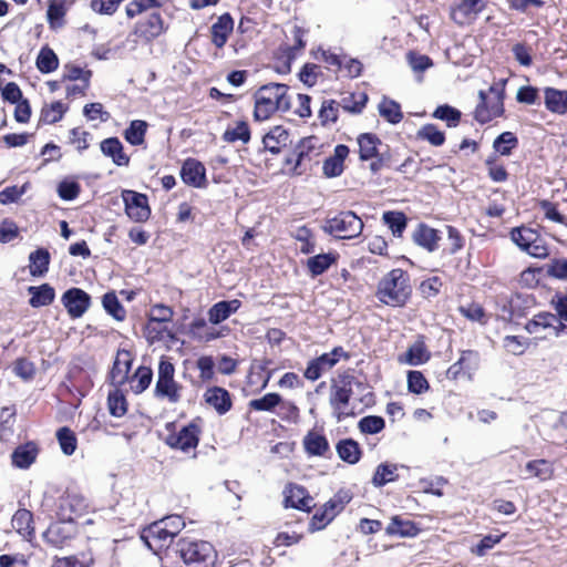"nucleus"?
Segmentation results:
<instances>
[{
  "label": "nucleus",
  "instance_id": "nucleus-1",
  "mask_svg": "<svg viewBox=\"0 0 567 567\" xmlns=\"http://www.w3.org/2000/svg\"><path fill=\"white\" fill-rule=\"evenodd\" d=\"M287 92L288 86L285 84L269 83L260 86L255 93V120L266 121L276 111H289L291 105Z\"/></svg>",
  "mask_w": 567,
  "mask_h": 567
},
{
  "label": "nucleus",
  "instance_id": "nucleus-2",
  "mask_svg": "<svg viewBox=\"0 0 567 567\" xmlns=\"http://www.w3.org/2000/svg\"><path fill=\"white\" fill-rule=\"evenodd\" d=\"M411 292L409 274L395 268L381 278L375 295L386 306L402 307L409 300Z\"/></svg>",
  "mask_w": 567,
  "mask_h": 567
},
{
  "label": "nucleus",
  "instance_id": "nucleus-3",
  "mask_svg": "<svg viewBox=\"0 0 567 567\" xmlns=\"http://www.w3.org/2000/svg\"><path fill=\"white\" fill-rule=\"evenodd\" d=\"M176 553L187 567H214L216 551L205 540L181 538L176 543Z\"/></svg>",
  "mask_w": 567,
  "mask_h": 567
},
{
  "label": "nucleus",
  "instance_id": "nucleus-4",
  "mask_svg": "<svg viewBox=\"0 0 567 567\" xmlns=\"http://www.w3.org/2000/svg\"><path fill=\"white\" fill-rule=\"evenodd\" d=\"M183 386L175 380V367L165 357H162L157 368V379L154 396L158 400L176 404L182 399Z\"/></svg>",
  "mask_w": 567,
  "mask_h": 567
},
{
  "label": "nucleus",
  "instance_id": "nucleus-5",
  "mask_svg": "<svg viewBox=\"0 0 567 567\" xmlns=\"http://www.w3.org/2000/svg\"><path fill=\"white\" fill-rule=\"evenodd\" d=\"M353 385L362 386L363 383L358 381L357 378L349 372L339 374L338 378L331 382L329 403L338 421L349 415V413L346 412V408L350 402Z\"/></svg>",
  "mask_w": 567,
  "mask_h": 567
},
{
  "label": "nucleus",
  "instance_id": "nucleus-6",
  "mask_svg": "<svg viewBox=\"0 0 567 567\" xmlns=\"http://www.w3.org/2000/svg\"><path fill=\"white\" fill-rule=\"evenodd\" d=\"M322 230L336 238L351 239L358 237L363 229V221L353 212H340L324 219Z\"/></svg>",
  "mask_w": 567,
  "mask_h": 567
},
{
  "label": "nucleus",
  "instance_id": "nucleus-7",
  "mask_svg": "<svg viewBox=\"0 0 567 567\" xmlns=\"http://www.w3.org/2000/svg\"><path fill=\"white\" fill-rule=\"evenodd\" d=\"M480 103L477 104L474 118L486 124L492 120L499 117L504 113V90L497 86H491L488 93L481 90L478 92Z\"/></svg>",
  "mask_w": 567,
  "mask_h": 567
},
{
  "label": "nucleus",
  "instance_id": "nucleus-8",
  "mask_svg": "<svg viewBox=\"0 0 567 567\" xmlns=\"http://www.w3.org/2000/svg\"><path fill=\"white\" fill-rule=\"evenodd\" d=\"M341 359L348 360L349 353L346 352L342 347H336L332 351L310 360L303 375L309 381H317L323 373L331 370Z\"/></svg>",
  "mask_w": 567,
  "mask_h": 567
},
{
  "label": "nucleus",
  "instance_id": "nucleus-9",
  "mask_svg": "<svg viewBox=\"0 0 567 567\" xmlns=\"http://www.w3.org/2000/svg\"><path fill=\"white\" fill-rule=\"evenodd\" d=\"M480 363L481 355L477 351L464 350L461 352L458 360L447 369V378L452 380L460 378L472 380L480 368Z\"/></svg>",
  "mask_w": 567,
  "mask_h": 567
},
{
  "label": "nucleus",
  "instance_id": "nucleus-10",
  "mask_svg": "<svg viewBox=\"0 0 567 567\" xmlns=\"http://www.w3.org/2000/svg\"><path fill=\"white\" fill-rule=\"evenodd\" d=\"M199 434V426L195 422H192L183 426L177 433L168 434L165 439V443L172 449L187 453L197 447Z\"/></svg>",
  "mask_w": 567,
  "mask_h": 567
},
{
  "label": "nucleus",
  "instance_id": "nucleus-11",
  "mask_svg": "<svg viewBox=\"0 0 567 567\" xmlns=\"http://www.w3.org/2000/svg\"><path fill=\"white\" fill-rule=\"evenodd\" d=\"M122 198L125 212L132 220L143 223L150 218L151 208L146 195L126 189L123 190Z\"/></svg>",
  "mask_w": 567,
  "mask_h": 567
},
{
  "label": "nucleus",
  "instance_id": "nucleus-12",
  "mask_svg": "<svg viewBox=\"0 0 567 567\" xmlns=\"http://www.w3.org/2000/svg\"><path fill=\"white\" fill-rule=\"evenodd\" d=\"M488 0H458L451 8V19L458 25L472 23L486 9Z\"/></svg>",
  "mask_w": 567,
  "mask_h": 567
},
{
  "label": "nucleus",
  "instance_id": "nucleus-13",
  "mask_svg": "<svg viewBox=\"0 0 567 567\" xmlns=\"http://www.w3.org/2000/svg\"><path fill=\"white\" fill-rule=\"evenodd\" d=\"M164 31V22L158 12H152L142 18L136 24L133 32L128 35L136 37L144 42H151L159 37Z\"/></svg>",
  "mask_w": 567,
  "mask_h": 567
},
{
  "label": "nucleus",
  "instance_id": "nucleus-14",
  "mask_svg": "<svg viewBox=\"0 0 567 567\" xmlns=\"http://www.w3.org/2000/svg\"><path fill=\"white\" fill-rule=\"evenodd\" d=\"M71 318H81L90 307L91 297L87 292L80 288H71L66 290L61 299Z\"/></svg>",
  "mask_w": 567,
  "mask_h": 567
},
{
  "label": "nucleus",
  "instance_id": "nucleus-15",
  "mask_svg": "<svg viewBox=\"0 0 567 567\" xmlns=\"http://www.w3.org/2000/svg\"><path fill=\"white\" fill-rule=\"evenodd\" d=\"M183 182L196 188H203L207 185L206 168L195 158H187L181 169Z\"/></svg>",
  "mask_w": 567,
  "mask_h": 567
},
{
  "label": "nucleus",
  "instance_id": "nucleus-16",
  "mask_svg": "<svg viewBox=\"0 0 567 567\" xmlns=\"http://www.w3.org/2000/svg\"><path fill=\"white\" fill-rule=\"evenodd\" d=\"M132 361L133 359L128 351L120 350L117 352L110 375L112 384L121 386L128 381V373L131 370Z\"/></svg>",
  "mask_w": 567,
  "mask_h": 567
},
{
  "label": "nucleus",
  "instance_id": "nucleus-17",
  "mask_svg": "<svg viewBox=\"0 0 567 567\" xmlns=\"http://www.w3.org/2000/svg\"><path fill=\"white\" fill-rule=\"evenodd\" d=\"M540 328H553L556 331V336H558L561 330L567 329V324L560 322L554 313L539 312L525 326L528 333H538Z\"/></svg>",
  "mask_w": 567,
  "mask_h": 567
},
{
  "label": "nucleus",
  "instance_id": "nucleus-18",
  "mask_svg": "<svg viewBox=\"0 0 567 567\" xmlns=\"http://www.w3.org/2000/svg\"><path fill=\"white\" fill-rule=\"evenodd\" d=\"M233 30L234 19L231 16L229 13L221 14L210 28L213 44L221 49L227 43L228 37Z\"/></svg>",
  "mask_w": 567,
  "mask_h": 567
},
{
  "label": "nucleus",
  "instance_id": "nucleus-19",
  "mask_svg": "<svg viewBox=\"0 0 567 567\" xmlns=\"http://www.w3.org/2000/svg\"><path fill=\"white\" fill-rule=\"evenodd\" d=\"M544 103L546 109L555 114L567 113V90H558L555 87L544 89Z\"/></svg>",
  "mask_w": 567,
  "mask_h": 567
},
{
  "label": "nucleus",
  "instance_id": "nucleus-20",
  "mask_svg": "<svg viewBox=\"0 0 567 567\" xmlns=\"http://www.w3.org/2000/svg\"><path fill=\"white\" fill-rule=\"evenodd\" d=\"M205 401L219 414H225L231 409V398L227 390L219 386L209 388L205 394Z\"/></svg>",
  "mask_w": 567,
  "mask_h": 567
},
{
  "label": "nucleus",
  "instance_id": "nucleus-21",
  "mask_svg": "<svg viewBox=\"0 0 567 567\" xmlns=\"http://www.w3.org/2000/svg\"><path fill=\"white\" fill-rule=\"evenodd\" d=\"M359 146V157L361 161L374 159L380 148L383 147L382 141L372 133H362L357 138Z\"/></svg>",
  "mask_w": 567,
  "mask_h": 567
},
{
  "label": "nucleus",
  "instance_id": "nucleus-22",
  "mask_svg": "<svg viewBox=\"0 0 567 567\" xmlns=\"http://www.w3.org/2000/svg\"><path fill=\"white\" fill-rule=\"evenodd\" d=\"M312 497L309 496L305 487L300 485H290L285 498L286 507H292L301 511H310L312 507Z\"/></svg>",
  "mask_w": 567,
  "mask_h": 567
},
{
  "label": "nucleus",
  "instance_id": "nucleus-23",
  "mask_svg": "<svg viewBox=\"0 0 567 567\" xmlns=\"http://www.w3.org/2000/svg\"><path fill=\"white\" fill-rule=\"evenodd\" d=\"M240 306L238 299L219 301L208 310V320L213 324H218L235 313Z\"/></svg>",
  "mask_w": 567,
  "mask_h": 567
},
{
  "label": "nucleus",
  "instance_id": "nucleus-24",
  "mask_svg": "<svg viewBox=\"0 0 567 567\" xmlns=\"http://www.w3.org/2000/svg\"><path fill=\"white\" fill-rule=\"evenodd\" d=\"M302 445L306 453L310 456H324L329 451V442L327 437L316 431H309L305 435Z\"/></svg>",
  "mask_w": 567,
  "mask_h": 567
},
{
  "label": "nucleus",
  "instance_id": "nucleus-25",
  "mask_svg": "<svg viewBox=\"0 0 567 567\" xmlns=\"http://www.w3.org/2000/svg\"><path fill=\"white\" fill-rule=\"evenodd\" d=\"M38 446L33 442L19 445L11 454L12 464L19 468H29L38 455Z\"/></svg>",
  "mask_w": 567,
  "mask_h": 567
},
{
  "label": "nucleus",
  "instance_id": "nucleus-26",
  "mask_svg": "<svg viewBox=\"0 0 567 567\" xmlns=\"http://www.w3.org/2000/svg\"><path fill=\"white\" fill-rule=\"evenodd\" d=\"M101 151L112 158L117 166H127L130 157L123 152V144L117 137H109L102 141Z\"/></svg>",
  "mask_w": 567,
  "mask_h": 567
},
{
  "label": "nucleus",
  "instance_id": "nucleus-27",
  "mask_svg": "<svg viewBox=\"0 0 567 567\" xmlns=\"http://www.w3.org/2000/svg\"><path fill=\"white\" fill-rule=\"evenodd\" d=\"M338 456L348 464H357L361 458V449L353 439L340 440L336 445Z\"/></svg>",
  "mask_w": 567,
  "mask_h": 567
},
{
  "label": "nucleus",
  "instance_id": "nucleus-28",
  "mask_svg": "<svg viewBox=\"0 0 567 567\" xmlns=\"http://www.w3.org/2000/svg\"><path fill=\"white\" fill-rule=\"evenodd\" d=\"M289 134L281 126H276L269 131L262 138L265 150L272 154L280 153L281 148L288 144Z\"/></svg>",
  "mask_w": 567,
  "mask_h": 567
},
{
  "label": "nucleus",
  "instance_id": "nucleus-29",
  "mask_svg": "<svg viewBox=\"0 0 567 567\" xmlns=\"http://www.w3.org/2000/svg\"><path fill=\"white\" fill-rule=\"evenodd\" d=\"M28 292L31 295L29 302L33 308L48 306L53 302L55 297L54 289L48 284L39 287L30 286Z\"/></svg>",
  "mask_w": 567,
  "mask_h": 567
},
{
  "label": "nucleus",
  "instance_id": "nucleus-30",
  "mask_svg": "<svg viewBox=\"0 0 567 567\" xmlns=\"http://www.w3.org/2000/svg\"><path fill=\"white\" fill-rule=\"evenodd\" d=\"M43 538L49 545L61 548L71 538V532L62 523L51 524L43 533Z\"/></svg>",
  "mask_w": 567,
  "mask_h": 567
},
{
  "label": "nucleus",
  "instance_id": "nucleus-31",
  "mask_svg": "<svg viewBox=\"0 0 567 567\" xmlns=\"http://www.w3.org/2000/svg\"><path fill=\"white\" fill-rule=\"evenodd\" d=\"M413 239L419 246L424 247L429 251H434L439 247L440 236L436 229L426 225H420L413 234Z\"/></svg>",
  "mask_w": 567,
  "mask_h": 567
},
{
  "label": "nucleus",
  "instance_id": "nucleus-32",
  "mask_svg": "<svg viewBox=\"0 0 567 567\" xmlns=\"http://www.w3.org/2000/svg\"><path fill=\"white\" fill-rule=\"evenodd\" d=\"M153 380V371L150 367L141 365L136 369L134 374L130 377L128 382L131 390L135 394L143 393Z\"/></svg>",
  "mask_w": 567,
  "mask_h": 567
},
{
  "label": "nucleus",
  "instance_id": "nucleus-33",
  "mask_svg": "<svg viewBox=\"0 0 567 567\" xmlns=\"http://www.w3.org/2000/svg\"><path fill=\"white\" fill-rule=\"evenodd\" d=\"M30 274L33 277H42L49 269L50 254L44 248H39L30 254Z\"/></svg>",
  "mask_w": 567,
  "mask_h": 567
},
{
  "label": "nucleus",
  "instance_id": "nucleus-34",
  "mask_svg": "<svg viewBox=\"0 0 567 567\" xmlns=\"http://www.w3.org/2000/svg\"><path fill=\"white\" fill-rule=\"evenodd\" d=\"M337 255L332 252L328 254H319L317 256L310 257L307 260V268L311 275V277H317L322 275L329 267L336 262Z\"/></svg>",
  "mask_w": 567,
  "mask_h": 567
},
{
  "label": "nucleus",
  "instance_id": "nucleus-35",
  "mask_svg": "<svg viewBox=\"0 0 567 567\" xmlns=\"http://www.w3.org/2000/svg\"><path fill=\"white\" fill-rule=\"evenodd\" d=\"M385 530L389 535L411 537L417 534L419 528L411 520H404L399 516H394L390 524L386 526Z\"/></svg>",
  "mask_w": 567,
  "mask_h": 567
},
{
  "label": "nucleus",
  "instance_id": "nucleus-36",
  "mask_svg": "<svg viewBox=\"0 0 567 567\" xmlns=\"http://www.w3.org/2000/svg\"><path fill=\"white\" fill-rule=\"evenodd\" d=\"M35 64L41 73L48 74L58 69L59 59L52 49L43 47L38 54Z\"/></svg>",
  "mask_w": 567,
  "mask_h": 567
},
{
  "label": "nucleus",
  "instance_id": "nucleus-37",
  "mask_svg": "<svg viewBox=\"0 0 567 567\" xmlns=\"http://www.w3.org/2000/svg\"><path fill=\"white\" fill-rule=\"evenodd\" d=\"M148 124L142 120H134L124 132L125 140L134 146L142 145L145 141V134Z\"/></svg>",
  "mask_w": 567,
  "mask_h": 567
},
{
  "label": "nucleus",
  "instance_id": "nucleus-38",
  "mask_svg": "<svg viewBox=\"0 0 567 567\" xmlns=\"http://www.w3.org/2000/svg\"><path fill=\"white\" fill-rule=\"evenodd\" d=\"M525 471L528 473L527 477H537L542 481L549 480L553 476V465L547 460H535L526 464Z\"/></svg>",
  "mask_w": 567,
  "mask_h": 567
},
{
  "label": "nucleus",
  "instance_id": "nucleus-39",
  "mask_svg": "<svg viewBox=\"0 0 567 567\" xmlns=\"http://www.w3.org/2000/svg\"><path fill=\"white\" fill-rule=\"evenodd\" d=\"M430 353L422 342L412 344L404 354V358H400V362L410 365H420L429 361Z\"/></svg>",
  "mask_w": 567,
  "mask_h": 567
},
{
  "label": "nucleus",
  "instance_id": "nucleus-40",
  "mask_svg": "<svg viewBox=\"0 0 567 567\" xmlns=\"http://www.w3.org/2000/svg\"><path fill=\"white\" fill-rule=\"evenodd\" d=\"M379 113L391 124H398L403 118L400 104L386 97L379 104Z\"/></svg>",
  "mask_w": 567,
  "mask_h": 567
},
{
  "label": "nucleus",
  "instance_id": "nucleus-41",
  "mask_svg": "<svg viewBox=\"0 0 567 567\" xmlns=\"http://www.w3.org/2000/svg\"><path fill=\"white\" fill-rule=\"evenodd\" d=\"M33 515L28 509H19L12 517V526L16 530L23 535H31L33 533Z\"/></svg>",
  "mask_w": 567,
  "mask_h": 567
},
{
  "label": "nucleus",
  "instance_id": "nucleus-42",
  "mask_svg": "<svg viewBox=\"0 0 567 567\" xmlns=\"http://www.w3.org/2000/svg\"><path fill=\"white\" fill-rule=\"evenodd\" d=\"M223 140L227 143H235L237 141L243 142L244 144L250 141V130L245 121H239L235 127H228L224 134Z\"/></svg>",
  "mask_w": 567,
  "mask_h": 567
},
{
  "label": "nucleus",
  "instance_id": "nucleus-43",
  "mask_svg": "<svg viewBox=\"0 0 567 567\" xmlns=\"http://www.w3.org/2000/svg\"><path fill=\"white\" fill-rule=\"evenodd\" d=\"M102 305L105 311L115 320L122 321L125 319L126 311L116 297L115 292H106L102 298Z\"/></svg>",
  "mask_w": 567,
  "mask_h": 567
},
{
  "label": "nucleus",
  "instance_id": "nucleus-44",
  "mask_svg": "<svg viewBox=\"0 0 567 567\" xmlns=\"http://www.w3.org/2000/svg\"><path fill=\"white\" fill-rule=\"evenodd\" d=\"M432 116L444 121L449 127H456L461 121L462 113L449 104H443L435 109Z\"/></svg>",
  "mask_w": 567,
  "mask_h": 567
},
{
  "label": "nucleus",
  "instance_id": "nucleus-45",
  "mask_svg": "<svg viewBox=\"0 0 567 567\" xmlns=\"http://www.w3.org/2000/svg\"><path fill=\"white\" fill-rule=\"evenodd\" d=\"M398 467L394 464L381 463L372 477V484L375 487L384 486L385 484L396 480Z\"/></svg>",
  "mask_w": 567,
  "mask_h": 567
},
{
  "label": "nucleus",
  "instance_id": "nucleus-46",
  "mask_svg": "<svg viewBox=\"0 0 567 567\" xmlns=\"http://www.w3.org/2000/svg\"><path fill=\"white\" fill-rule=\"evenodd\" d=\"M384 224L391 229L393 236L401 237L406 228V217L401 212H385L382 217Z\"/></svg>",
  "mask_w": 567,
  "mask_h": 567
},
{
  "label": "nucleus",
  "instance_id": "nucleus-47",
  "mask_svg": "<svg viewBox=\"0 0 567 567\" xmlns=\"http://www.w3.org/2000/svg\"><path fill=\"white\" fill-rule=\"evenodd\" d=\"M394 154L390 150V147L385 144H383V147L379 150L378 155L375 156L374 161L370 164V171L373 174H377L382 168H391L395 164Z\"/></svg>",
  "mask_w": 567,
  "mask_h": 567
},
{
  "label": "nucleus",
  "instance_id": "nucleus-48",
  "mask_svg": "<svg viewBox=\"0 0 567 567\" xmlns=\"http://www.w3.org/2000/svg\"><path fill=\"white\" fill-rule=\"evenodd\" d=\"M518 145V140L512 132L499 134L493 143L494 150L503 156H508L512 150Z\"/></svg>",
  "mask_w": 567,
  "mask_h": 567
},
{
  "label": "nucleus",
  "instance_id": "nucleus-49",
  "mask_svg": "<svg viewBox=\"0 0 567 567\" xmlns=\"http://www.w3.org/2000/svg\"><path fill=\"white\" fill-rule=\"evenodd\" d=\"M368 101V96L365 93L351 94L350 96L342 97L340 102H338L339 107H342L344 111L350 112L352 114H359L365 106Z\"/></svg>",
  "mask_w": 567,
  "mask_h": 567
},
{
  "label": "nucleus",
  "instance_id": "nucleus-50",
  "mask_svg": "<svg viewBox=\"0 0 567 567\" xmlns=\"http://www.w3.org/2000/svg\"><path fill=\"white\" fill-rule=\"evenodd\" d=\"M56 439L60 447L65 455H72L76 450V436L72 430L63 426L58 430Z\"/></svg>",
  "mask_w": 567,
  "mask_h": 567
},
{
  "label": "nucleus",
  "instance_id": "nucleus-51",
  "mask_svg": "<svg viewBox=\"0 0 567 567\" xmlns=\"http://www.w3.org/2000/svg\"><path fill=\"white\" fill-rule=\"evenodd\" d=\"M281 403V396L278 393H267L260 399H254L249 402V408L254 411L271 412Z\"/></svg>",
  "mask_w": 567,
  "mask_h": 567
},
{
  "label": "nucleus",
  "instance_id": "nucleus-52",
  "mask_svg": "<svg viewBox=\"0 0 567 567\" xmlns=\"http://www.w3.org/2000/svg\"><path fill=\"white\" fill-rule=\"evenodd\" d=\"M107 404L110 413L115 417L123 416L127 411L126 399L120 390L109 393Z\"/></svg>",
  "mask_w": 567,
  "mask_h": 567
},
{
  "label": "nucleus",
  "instance_id": "nucleus-53",
  "mask_svg": "<svg viewBox=\"0 0 567 567\" xmlns=\"http://www.w3.org/2000/svg\"><path fill=\"white\" fill-rule=\"evenodd\" d=\"M511 238L522 250L525 251L532 244V240L537 239V231L528 227H518L512 230Z\"/></svg>",
  "mask_w": 567,
  "mask_h": 567
},
{
  "label": "nucleus",
  "instance_id": "nucleus-54",
  "mask_svg": "<svg viewBox=\"0 0 567 567\" xmlns=\"http://www.w3.org/2000/svg\"><path fill=\"white\" fill-rule=\"evenodd\" d=\"M417 137L427 141L433 146H441L444 144L445 135L434 124L423 125L419 132Z\"/></svg>",
  "mask_w": 567,
  "mask_h": 567
},
{
  "label": "nucleus",
  "instance_id": "nucleus-55",
  "mask_svg": "<svg viewBox=\"0 0 567 567\" xmlns=\"http://www.w3.org/2000/svg\"><path fill=\"white\" fill-rule=\"evenodd\" d=\"M385 426L384 419L378 415H368L362 417L359 423V430L364 434L380 433Z\"/></svg>",
  "mask_w": 567,
  "mask_h": 567
},
{
  "label": "nucleus",
  "instance_id": "nucleus-56",
  "mask_svg": "<svg viewBox=\"0 0 567 567\" xmlns=\"http://www.w3.org/2000/svg\"><path fill=\"white\" fill-rule=\"evenodd\" d=\"M162 6V0H134L126 6V14L128 18H134L148 9L158 8Z\"/></svg>",
  "mask_w": 567,
  "mask_h": 567
},
{
  "label": "nucleus",
  "instance_id": "nucleus-57",
  "mask_svg": "<svg viewBox=\"0 0 567 567\" xmlns=\"http://www.w3.org/2000/svg\"><path fill=\"white\" fill-rule=\"evenodd\" d=\"M339 104L334 100H326L319 110V118L323 125L336 123L338 120Z\"/></svg>",
  "mask_w": 567,
  "mask_h": 567
},
{
  "label": "nucleus",
  "instance_id": "nucleus-58",
  "mask_svg": "<svg viewBox=\"0 0 567 567\" xmlns=\"http://www.w3.org/2000/svg\"><path fill=\"white\" fill-rule=\"evenodd\" d=\"M295 44L287 49L288 63L286 64L285 73L290 72V61L296 58V52L302 50L306 47L303 41L305 31L300 27H293L292 30Z\"/></svg>",
  "mask_w": 567,
  "mask_h": 567
},
{
  "label": "nucleus",
  "instance_id": "nucleus-59",
  "mask_svg": "<svg viewBox=\"0 0 567 567\" xmlns=\"http://www.w3.org/2000/svg\"><path fill=\"white\" fill-rule=\"evenodd\" d=\"M65 111L66 109L61 102H53L51 105L42 109L41 121L48 124L56 123L63 117Z\"/></svg>",
  "mask_w": 567,
  "mask_h": 567
},
{
  "label": "nucleus",
  "instance_id": "nucleus-60",
  "mask_svg": "<svg viewBox=\"0 0 567 567\" xmlns=\"http://www.w3.org/2000/svg\"><path fill=\"white\" fill-rule=\"evenodd\" d=\"M429 382L420 371H410L408 373V389L410 392L421 394L429 390Z\"/></svg>",
  "mask_w": 567,
  "mask_h": 567
},
{
  "label": "nucleus",
  "instance_id": "nucleus-61",
  "mask_svg": "<svg viewBox=\"0 0 567 567\" xmlns=\"http://www.w3.org/2000/svg\"><path fill=\"white\" fill-rule=\"evenodd\" d=\"M65 14L64 4L61 1L52 0L49 4L47 17L51 28H59L62 25V19Z\"/></svg>",
  "mask_w": 567,
  "mask_h": 567
},
{
  "label": "nucleus",
  "instance_id": "nucleus-62",
  "mask_svg": "<svg viewBox=\"0 0 567 567\" xmlns=\"http://www.w3.org/2000/svg\"><path fill=\"white\" fill-rule=\"evenodd\" d=\"M81 190V186L75 181H62L58 185V194L63 200H73L75 199Z\"/></svg>",
  "mask_w": 567,
  "mask_h": 567
},
{
  "label": "nucleus",
  "instance_id": "nucleus-63",
  "mask_svg": "<svg viewBox=\"0 0 567 567\" xmlns=\"http://www.w3.org/2000/svg\"><path fill=\"white\" fill-rule=\"evenodd\" d=\"M173 315L171 307L158 303L152 307L148 320L164 324L172 321Z\"/></svg>",
  "mask_w": 567,
  "mask_h": 567
},
{
  "label": "nucleus",
  "instance_id": "nucleus-64",
  "mask_svg": "<svg viewBox=\"0 0 567 567\" xmlns=\"http://www.w3.org/2000/svg\"><path fill=\"white\" fill-rule=\"evenodd\" d=\"M516 100L527 105L537 104L539 102L538 89L532 85L520 86L516 93Z\"/></svg>",
  "mask_w": 567,
  "mask_h": 567
}]
</instances>
